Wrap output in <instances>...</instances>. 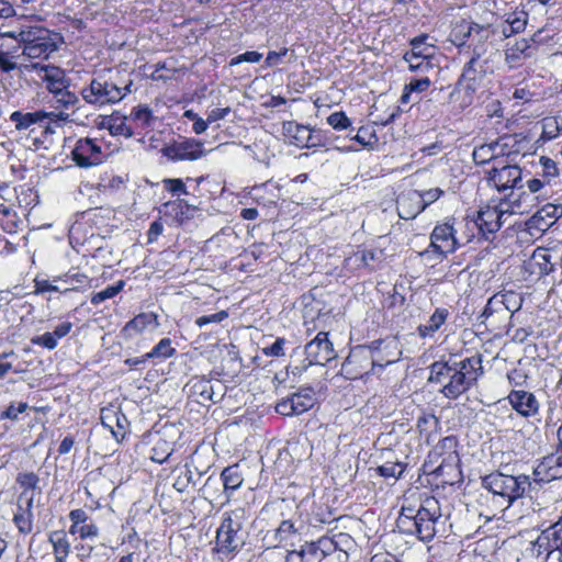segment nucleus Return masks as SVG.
<instances>
[{
	"label": "nucleus",
	"mask_w": 562,
	"mask_h": 562,
	"mask_svg": "<svg viewBox=\"0 0 562 562\" xmlns=\"http://www.w3.org/2000/svg\"><path fill=\"white\" fill-rule=\"evenodd\" d=\"M29 408L27 403L25 402H19V403H11L1 414L0 419H10L13 422L19 420V415L24 413Z\"/></svg>",
	"instance_id": "50"
},
{
	"label": "nucleus",
	"mask_w": 562,
	"mask_h": 562,
	"mask_svg": "<svg viewBox=\"0 0 562 562\" xmlns=\"http://www.w3.org/2000/svg\"><path fill=\"white\" fill-rule=\"evenodd\" d=\"M54 98L56 99V103L66 109L75 106L79 102L78 97L74 92L69 91L68 88H64L58 90V92H55Z\"/></svg>",
	"instance_id": "51"
},
{
	"label": "nucleus",
	"mask_w": 562,
	"mask_h": 562,
	"mask_svg": "<svg viewBox=\"0 0 562 562\" xmlns=\"http://www.w3.org/2000/svg\"><path fill=\"white\" fill-rule=\"evenodd\" d=\"M160 151L162 156L172 161H193L205 155L203 143L194 138H183L178 142L175 140L171 144L165 145Z\"/></svg>",
	"instance_id": "11"
},
{
	"label": "nucleus",
	"mask_w": 562,
	"mask_h": 562,
	"mask_svg": "<svg viewBox=\"0 0 562 562\" xmlns=\"http://www.w3.org/2000/svg\"><path fill=\"white\" fill-rule=\"evenodd\" d=\"M33 503L34 494L25 502V506L18 504L16 513L13 516V522L19 532L29 535L33 530Z\"/></svg>",
	"instance_id": "29"
},
{
	"label": "nucleus",
	"mask_w": 562,
	"mask_h": 562,
	"mask_svg": "<svg viewBox=\"0 0 562 562\" xmlns=\"http://www.w3.org/2000/svg\"><path fill=\"white\" fill-rule=\"evenodd\" d=\"M483 372L481 355L462 360H440L430 364L428 382L440 384L439 392L443 397L457 400L476 384Z\"/></svg>",
	"instance_id": "1"
},
{
	"label": "nucleus",
	"mask_w": 562,
	"mask_h": 562,
	"mask_svg": "<svg viewBox=\"0 0 562 562\" xmlns=\"http://www.w3.org/2000/svg\"><path fill=\"white\" fill-rule=\"evenodd\" d=\"M416 427L420 436L425 437L426 442L429 443L432 435L437 434L440 429L441 424L434 414L424 412L418 416Z\"/></svg>",
	"instance_id": "34"
},
{
	"label": "nucleus",
	"mask_w": 562,
	"mask_h": 562,
	"mask_svg": "<svg viewBox=\"0 0 562 562\" xmlns=\"http://www.w3.org/2000/svg\"><path fill=\"white\" fill-rule=\"evenodd\" d=\"M131 117L140 122L143 126H149L153 121V112L147 105H138L132 110Z\"/></svg>",
	"instance_id": "53"
},
{
	"label": "nucleus",
	"mask_w": 562,
	"mask_h": 562,
	"mask_svg": "<svg viewBox=\"0 0 562 562\" xmlns=\"http://www.w3.org/2000/svg\"><path fill=\"white\" fill-rule=\"evenodd\" d=\"M460 225L468 229L477 228L479 233L487 238V234H494L499 229V213L496 212L494 206L487 205L477 212L474 221H467L463 224L460 223Z\"/></svg>",
	"instance_id": "15"
},
{
	"label": "nucleus",
	"mask_w": 562,
	"mask_h": 562,
	"mask_svg": "<svg viewBox=\"0 0 562 562\" xmlns=\"http://www.w3.org/2000/svg\"><path fill=\"white\" fill-rule=\"evenodd\" d=\"M498 146V143H490V144H483L476 148H474L472 157L473 161L476 165H484L490 162L496 157L495 149Z\"/></svg>",
	"instance_id": "40"
},
{
	"label": "nucleus",
	"mask_w": 562,
	"mask_h": 562,
	"mask_svg": "<svg viewBox=\"0 0 562 562\" xmlns=\"http://www.w3.org/2000/svg\"><path fill=\"white\" fill-rule=\"evenodd\" d=\"M540 165L542 167V177L546 179L549 184L551 179L557 178L559 176V169L557 167V162L546 156L540 157Z\"/></svg>",
	"instance_id": "52"
},
{
	"label": "nucleus",
	"mask_w": 562,
	"mask_h": 562,
	"mask_svg": "<svg viewBox=\"0 0 562 562\" xmlns=\"http://www.w3.org/2000/svg\"><path fill=\"white\" fill-rule=\"evenodd\" d=\"M384 342L385 341L383 339H376L371 341L369 345H358L351 349L347 361L349 363H355L363 359L368 361V364L372 370L375 366L383 368L384 364L381 363L382 359L380 358L379 352Z\"/></svg>",
	"instance_id": "18"
},
{
	"label": "nucleus",
	"mask_w": 562,
	"mask_h": 562,
	"mask_svg": "<svg viewBox=\"0 0 562 562\" xmlns=\"http://www.w3.org/2000/svg\"><path fill=\"white\" fill-rule=\"evenodd\" d=\"M0 225L4 232L12 234L16 232V214L8 207L0 209Z\"/></svg>",
	"instance_id": "48"
},
{
	"label": "nucleus",
	"mask_w": 562,
	"mask_h": 562,
	"mask_svg": "<svg viewBox=\"0 0 562 562\" xmlns=\"http://www.w3.org/2000/svg\"><path fill=\"white\" fill-rule=\"evenodd\" d=\"M162 184L173 195L188 194L187 187L181 179H164Z\"/></svg>",
	"instance_id": "60"
},
{
	"label": "nucleus",
	"mask_w": 562,
	"mask_h": 562,
	"mask_svg": "<svg viewBox=\"0 0 562 562\" xmlns=\"http://www.w3.org/2000/svg\"><path fill=\"white\" fill-rule=\"evenodd\" d=\"M316 403V393L312 386H301L296 392L283 397L276 405L280 415L299 416L311 409Z\"/></svg>",
	"instance_id": "9"
},
{
	"label": "nucleus",
	"mask_w": 562,
	"mask_h": 562,
	"mask_svg": "<svg viewBox=\"0 0 562 562\" xmlns=\"http://www.w3.org/2000/svg\"><path fill=\"white\" fill-rule=\"evenodd\" d=\"M415 53H405L403 59L408 64V69L417 75L428 76L429 72L435 71L437 66L434 63L431 53L414 57Z\"/></svg>",
	"instance_id": "31"
},
{
	"label": "nucleus",
	"mask_w": 562,
	"mask_h": 562,
	"mask_svg": "<svg viewBox=\"0 0 562 562\" xmlns=\"http://www.w3.org/2000/svg\"><path fill=\"white\" fill-rule=\"evenodd\" d=\"M57 48L56 42L53 40L52 34L48 33L47 36H43L41 40L22 47V55L32 59L47 58L49 54L57 50Z\"/></svg>",
	"instance_id": "26"
},
{
	"label": "nucleus",
	"mask_w": 562,
	"mask_h": 562,
	"mask_svg": "<svg viewBox=\"0 0 562 562\" xmlns=\"http://www.w3.org/2000/svg\"><path fill=\"white\" fill-rule=\"evenodd\" d=\"M100 420L117 440L124 437L128 422L117 407L112 405L103 407L100 412Z\"/></svg>",
	"instance_id": "19"
},
{
	"label": "nucleus",
	"mask_w": 562,
	"mask_h": 562,
	"mask_svg": "<svg viewBox=\"0 0 562 562\" xmlns=\"http://www.w3.org/2000/svg\"><path fill=\"white\" fill-rule=\"evenodd\" d=\"M382 257L383 250L381 249H363L355 254V260H360L364 266H369L373 261H380Z\"/></svg>",
	"instance_id": "54"
},
{
	"label": "nucleus",
	"mask_w": 562,
	"mask_h": 562,
	"mask_svg": "<svg viewBox=\"0 0 562 562\" xmlns=\"http://www.w3.org/2000/svg\"><path fill=\"white\" fill-rule=\"evenodd\" d=\"M535 484L541 482H551L562 479V450L558 448L554 453H551L542 459L533 471Z\"/></svg>",
	"instance_id": "13"
},
{
	"label": "nucleus",
	"mask_w": 562,
	"mask_h": 562,
	"mask_svg": "<svg viewBox=\"0 0 562 562\" xmlns=\"http://www.w3.org/2000/svg\"><path fill=\"white\" fill-rule=\"evenodd\" d=\"M299 533V529L290 519L282 520L279 527L274 530V538L278 543L289 541L293 536Z\"/></svg>",
	"instance_id": "42"
},
{
	"label": "nucleus",
	"mask_w": 562,
	"mask_h": 562,
	"mask_svg": "<svg viewBox=\"0 0 562 562\" xmlns=\"http://www.w3.org/2000/svg\"><path fill=\"white\" fill-rule=\"evenodd\" d=\"M346 533H339L335 537H321L317 541L308 542L319 562L327 555L334 553L339 547V539H346Z\"/></svg>",
	"instance_id": "32"
},
{
	"label": "nucleus",
	"mask_w": 562,
	"mask_h": 562,
	"mask_svg": "<svg viewBox=\"0 0 562 562\" xmlns=\"http://www.w3.org/2000/svg\"><path fill=\"white\" fill-rule=\"evenodd\" d=\"M286 340L284 338H277L270 346L262 347V353L267 357H281L284 355L283 347Z\"/></svg>",
	"instance_id": "62"
},
{
	"label": "nucleus",
	"mask_w": 562,
	"mask_h": 562,
	"mask_svg": "<svg viewBox=\"0 0 562 562\" xmlns=\"http://www.w3.org/2000/svg\"><path fill=\"white\" fill-rule=\"evenodd\" d=\"M458 439L456 436H447L442 438L435 447L437 454H456L457 456Z\"/></svg>",
	"instance_id": "49"
},
{
	"label": "nucleus",
	"mask_w": 562,
	"mask_h": 562,
	"mask_svg": "<svg viewBox=\"0 0 562 562\" xmlns=\"http://www.w3.org/2000/svg\"><path fill=\"white\" fill-rule=\"evenodd\" d=\"M487 182L493 186L498 192L509 191L517 198L521 192L516 193L524 189L522 170L516 165H506L501 168L493 167L487 173Z\"/></svg>",
	"instance_id": "8"
},
{
	"label": "nucleus",
	"mask_w": 562,
	"mask_h": 562,
	"mask_svg": "<svg viewBox=\"0 0 562 562\" xmlns=\"http://www.w3.org/2000/svg\"><path fill=\"white\" fill-rule=\"evenodd\" d=\"M172 453V449L166 440H159L153 448L151 460L157 463H164L169 459Z\"/></svg>",
	"instance_id": "47"
},
{
	"label": "nucleus",
	"mask_w": 562,
	"mask_h": 562,
	"mask_svg": "<svg viewBox=\"0 0 562 562\" xmlns=\"http://www.w3.org/2000/svg\"><path fill=\"white\" fill-rule=\"evenodd\" d=\"M228 317V313L226 311H220L217 313L211 315H203L195 319L196 326L200 328L209 325V324H220Z\"/></svg>",
	"instance_id": "57"
},
{
	"label": "nucleus",
	"mask_w": 562,
	"mask_h": 562,
	"mask_svg": "<svg viewBox=\"0 0 562 562\" xmlns=\"http://www.w3.org/2000/svg\"><path fill=\"white\" fill-rule=\"evenodd\" d=\"M533 47L528 40L521 38L505 49V61L509 68H517L532 56Z\"/></svg>",
	"instance_id": "25"
},
{
	"label": "nucleus",
	"mask_w": 562,
	"mask_h": 562,
	"mask_svg": "<svg viewBox=\"0 0 562 562\" xmlns=\"http://www.w3.org/2000/svg\"><path fill=\"white\" fill-rule=\"evenodd\" d=\"M262 58V54L256 52V50H248L240 55H237L233 57L229 60V66H236L241 63H258Z\"/></svg>",
	"instance_id": "61"
},
{
	"label": "nucleus",
	"mask_w": 562,
	"mask_h": 562,
	"mask_svg": "<svg viewBox=\"0 0 562 562\" xmlns=\"http://www.w3.org/2000/svg\"><path fill=\"white\" fill-rule=\"evenodd\" d=\"M458 228H454L450 223H443L435 226L431 236L429 248L422 252V256H430L436 254L439 257L452 254L457 248L470 243L472 236L460 237L457 236Z\"/></svg>",
	"instance_id": "6"
},
{
	"label": "nucleus",
	"mask_w": 562,
	"mask_h": 562,
	"mask_svg": "<svg viewBox=\"0 0 562 562\" xmlns=\"http://www.w3.org/2000/svg\"><path fill=\"white\" fill-rule=\"evenodd\" d=\"M562 216V205L548 203L538 210L529 220V228L544 232Z\"/></svg>",
	"instance_id": "23"
},
{
	"label": "nucleus",
	"mask_w": 562,
	"mask_h": 562,
	"mask_svg": "<svg viewBox=\"0 0 562 562\" xmlns=\"http://www.w3.org/2000/svg\"><path fill=\"white\" fill-rule=\"evenodd\" d=\"M49 542L53 546V553L55 558L63 557L67 558L70 553V543L67 539V535L64 530H55L50 532L48 537Z\"/></svg>",
	"instance_id": "37"
},
{
	"label": "nucleus",
	"mask_w": 562,
	"mask_h": 562,
	"mask_svg": "<svg viewBox=\"0 0 562 562\" xmlns=\"http://www.w3.org/2000/svg\"><path fill=\"white\" fill-rule=\"evenodd\" d=\"M282 134L290 145L299 148L308 147V136H311V128L308 126L295 121H286L282 124Z\"/></svg>",
	"instance_id": "24"
},
{
	"label": "nucleus",
	"mask_w": 562,
	"mask_h": 562,
	"mask_svg": "<svg viewBox=\"0 0 562 562\" xmlns=\"http://www.w3.org/2000/svg\"><path fill=\"white\" fill-rule=\"evenodd\" d=\"M427 38H428V35H426V34L414 37L409 43L411 50H408L407 53H415L414 57H418V56L430 53L431 47L425 45V42Z\"/></svg>",
	"instance_id": "56"
},
{
	"label": "nucleus",
	"mask_w": 562,
	"mask_h": 562,
	"mask_svg": "<svg viewBox=\"0 0 562 562\" xmlns=\"http://www.w3.org/2000/svg\"><path fill=\"white\" fill-rule=\"evenodd\" d=\"M441 517L438 499L426 497L416 509L403 507L396 519V526L402 533L417 537L423 542H429L436 535V522Z\"/></svg>",
	"instance_id": "2"
},
{
	"label": "nucleus",
	"mask_w": 562,
	"mask_h": 562,
	"mask_svg": "<svg viewBox=\"0 0 562 562\" xmlns=\"http://www.w3.org/2000/svg\"><path fill=\"white\" fill-rule=\"evenodd\" d=\"M158 315L154 312L139 313L131 321H128L122 328V334L125 338H132L137 334L145 330H155L159 327Z\"/></svg>",
	"instance_id": "20"
},
{
	"label": "nucleus",
	"mask_w": 562,
	"mask_h": 562,
	"mask_svg": "<svg viewBox=\"0 0 562 562\" xmlns=\"http://www.w3.org/2000/svg\"><path fill=\"white\" fill-rule=\"evenodd\" d=\"M42 70L45 71L43 80L46 82V88L50 93L58 92V90L68 88V80L66 79L64 70L55 66H43Z\"/></svg>",
	"instance_id": "33"
},
{
	"label": "nucleus",
	"mask_w": 562,
	"mask_h": 562,
	"mask_svg": "<svg viewBox=\"0 0 562 562\" xmlns=\"http://www.w3.org/2000/svg\"><path fill=\"white\" fill-rule=\"evenodd\" d=\"M32 344L53 350L57 347L58 341L54 337L53 333L47 331L41 336L32 338Z\"/></svg>",
	"instance_id": "63"
},
{
	"label": "nucleus",
	"mask_w": 562,
	"mask_h": 562,
	"mask_svg": "<svg viewBox=\"0 0 562 562\" xmlns=\"http://www.w3.org/2000/svg\"><path fill=\"white\" fill-rule=\"evenodd\" d=\"M221 477L223 481L225 492L236 491L237 488L240 487V485L243 484V481H244L238 464H233V465L226 467L222 471Z\"/></svg>",
	"instance_id": "35"
},
{
	"label": "nucleus",
	"mask_w": 562,
	"mask_h": 562,
	"mask_svg": "<svg viewBox=\"0 0 562 562\" xmlns=\"http://www.w3.org/2000/svg\"><path fill=\"white\" fill-rule=\"evenodd\" d=\"M244 524L245 512L243 509L226 514L216 531L217 552L231 554L241 550L247 538Z\"/></svg>",
	"instance_id": "5"
},
{
	"label": "nucleus",
	"mask_w": 562,
	"mask_h": 562,
	"mask_svg": "<svg viewBox=\"0 0 562 562\" xmlns=\"http://www.w3.org/2000/svg\"><path fill=\"white\" fill-rule=\"evenodd\" d=\"M305 361L307 366H325L336 357L333 344L328 339V334L319 331L314 339L305 345Z\"/></svg>",
	"instance_id": "12"
},
{
	"label": "nucleus",
	"mask_w": 562,
	"mask_h": 562,
	"mask_svg": "<svg viewBox=\"0 0 562 562\" xmlns=\"http://www.w3.org/2000/svg\"><path fill=\"white\" fill-rule=\"evenodd\" d=\"M71 156L77 166L88 168L101 162V147L91 138H80Z\"/></svg>",
	"instance_id": "14"
},
{
	"label": "nucleus",
	"mask_w": 562,
	"mask_h": 562,
	"mask_svg": "<svg viewBox=\"0 0 562 562\" xmlns=\"http://www.w3.org/2000/svg\"><path fill=\"white\" fill-rule=\"evenodd\" d=\"M190 383L191 393L199 396L200 401H213L214 390L209 379L195 376Z\"/></svg>",
	"instance_id": "36"
},
{
	"label": "nucleus",
	"mask_w": 562,
	"mask_h": 562,
	"mask_svg": "<svg viewBox=\"0 0 562 562\" xmlns=\"http://www.w3.org/2000/svg\"><path fill=\"white\" fill-rule=\"evenodd\" d=\"M68 114L64 112H45V111H35V112H26L23 113L21 111H14L10 115V120L15 124V128L19 131L26 130L31 125L36 123H42L44 120L49 121H66L68 119Z\"/></svg>",
	"instance_id": "16"
},
{
	"label": "nucleus",
	"mask_w": 562,
	"mask_h": 562,
	"mask_svg": "<svg viewBox=\"0 0 562 562\" xmlns=\"http://www.w3.org/2000/svg\"><path fill=\"white\" fill-rule=\"evenodd\" d=\"M175 353L176 349L171 346V339L162 338L149 352L145 353V358L165 360Z\"/></svg>",
	"instance_id": "39"
},
{
	"label": "nucleus",
	"mask_w": 562,
	"mask_h": 562,
	"mask_svg": "<svg viewBox=\"0 0 562 562\" xmlns=\"http://www.w3.org/2000/svg\"><path fill=\"white\" fill-rule=\"evenodd\" d=\"M529 550L532 557L537 559L541 558L543 561H547L554 551H559V558H562V544L549 539V537L547 538L543 533H540L538 538L530 543Z\"/></svg>",
	"instance_id": "27"
},
{
	"label": "nucleus",
	"mask_w": 562,
	"mask_h": 562,
	"mask_svg": "<svg viewBox=\"0 0 562 562\" xmlns=\"http://www.w3.org/2000/svg\"><path fill=\"white\" fill-rule=\"evenodd\" d=\"M419 78H413L408 83L405 85V87L408 89V91L413 92H424L430 87V79L428 76L419 75Z\"/></svg>",
	"instance_id": "58"
},
{
	"label": "nucleus",
	"mask_w": 562,
	"mask_h": 562,
	"mask_svg": "<svg viewBox=\"0 0 562 562\" xmlns=\"http://www.w3.org/2000/svg\"><path fill=\"white\" fill-rule=\"evenodd\" d=\"M443 191L439 188H432L426 191H419V195L422 199L423 209L425 210L428 205L437 201Z\"/></svg>",
	"instance_id": "64"
},
{
	"label": "nucleus",
	"mask_w": 562,
	"mask_h": 562,
	"mask_svg": "<svg viewBox=\"0 0 562 562\" xmlns=\"http://www.w3.org/2000/svg\"><path fill=\"white\" fill-rule=\"evenodd\" d=\"M327 123L335 130L341 131L350 126L351 122L345 112H334L327 117Z\"/></svg>",
	"instance_id": "55"
},
{
	"label": "nucleus",
	"mask_w": 562,
	"mask_h": 562,
	"mask_svg": "<svg viewBox=\"0 0 562 562\" xmlns=\"http://www.w3.org/2000/svg\"><path fill=\"white\" fill-rule=\"evenodd\" d=\"M528 196L525 191H521V193L514 198V193H506L498 202L497 205L494 207L496 209V212L499 213V228L502 227L504 223V217L507 215H512L514 213H520L522 212L520 210L521 199Z\"/></svg>",
	"instance_id": "30"
},
{
	"label": "nucleus",
	"mask_w": 562,
	"mask_h": 562,
	"mask_svg": "<svg viewBox=\"0 0 562 562\" xmlns=\"http://www.w3.org/2000/svg\"><path fill=\"white\" fill-rule=\"evenodd\" d=\"M379 292L382 294L381 304L383 308L393 314L404 310L413 299L414 292L406 283H378Z\"/></svg>",
	"instance_id": "10"
},
{
	"label": "nucleus",
	"mask_w": 562,
	"mask_h": 562,
	"mask_svg": "<svg viewBox=\"0 0 562 562\" xmlns=\"http://www.w3.org/2000/svg\"><path fill=\"white\" fill-rule=\"evenodd\" d=\"M50 33L48 30L40 26L27 27L19 32V44L24 47L27 44L41 40L43 36H47Z\"/></svg>",
	"instance_id": "41"
},
{
	"label": "nucleus",
	"mask_w": 562,
	"mask_h": 562,
	"mask_svg": "<svg viewBox=\"0 0 562 562\" xmlns=\"http://www.w3.org/2000/svg\"><path fill=\"white\" fill-rule=\"evenodd\" d=\"M527 21L525 18L514 16L507 19L506 23L503 24L501 33L504 37H510L514 34L520 33L525 30Z\"/></svg>",
	"instance_id": "46"
},
{
	"label": "nucleus",
	"mask_w": 562,
	"mask_h": 562,
	"mask_svg": "<svg viewBox=\"0 0 562 562\" xmlns=\"http://www.w3.org/2000/svg\"><path fill=\"white\" fill-rule=\"evenodd\" d=\"M507 400L512 407L522 417H533L539 413L540 404L536 395L524 390H513Z\"/></svg>",
	"instance_id": "17"
},
{
	"label": "nucleus",
	"mask_w": 562,
	"mask_h": 562,
	"mask_svg": "<svg viewBox=\"0 0 562 562\" xmlns=\"http://www.w3.org/2000/svg\"><path fill=\"white\" fill-rule=\"evenodd\" d=\"M484 52L483 45L474 46L470 60L464 65L456 88L450 93V102L457 104L460 111L472 104L474 94L487 72V60H482Z\"/></svg>",
	"instance_id": "3"
},
{
	"label": "nucleus",
	"mask_w": 562,
	"mask_h": 562,
	"mask_svg": "<svg viewBox=\"0 0 562 562\" xmlns=\"http://www.w3.org/2000/svg\"><path fill=\"white\" fill-rule=\"evenodd\" d=\"M16 483L20 485L21 488H23V492L20 496V498L26 494L29 490H36L38 488L40 484V477L34 472H20L16 475L15 479Z\"/></svg>",
	"instance_id": "44"
},
{
	"label": "nucleus",
	"mask_w": 562,
	"mask_h": 562,
	"mask_svg": "<svg viewBox=\"0 0 562 562\" xmlns=\"http://www.w3.org/2000/svg\"><path fill=\"white\" fill-rule=\"evenodd\" d=\"M419 191L411 190L402 193L396 200L398 216L403 220H413L424 211Z\"/></svg>",
	"instance_id": "22"
},
{
	"label": "nucleus",
	"mask_w": 562,
	"mask_h": 562,
	"mask_svg": "<svg viewBox=\"0 0 562 562\" xmlns=\"http://www.w3.org/2000/svg\"><path fill=\"white\" fill-rule=\"evenodd\" d=\"M405 465L402 462H385L376 468L380 476L397 480L402 476Z\"/></svg>",
	"instance_id": "43"
},
{
	"label": "nucleus",
	"mask_w": 562,
	"mask_h": 562,
	"mask_svg": "<svg viewBox=\"0 0 562 562\" xmlns=\"http://www.w3.org/2000/svg\"><path fill=\"white\" fill-rule=\"evenodd\" d=\"M109 131L112 135H122L125 137H132L134 134L132 128L121 119H112L109 125Z\"/></svg>",
	"instance_id": "59"
},
{
	"label": "nucleus",
	"mask_w": 562,
	"mask_h": 562,
	"mask_svg": "<svg viewBox=\"0 0 562 562\" xmlns=\"http://www.w3.org/2000/svg\"><path fill=\"white\" fill-rule=\"evenodd\" d=\"M553 267L549 251L540 248L536 249L531 258L525 263V269L529 272V277L536 281L553 271Z\"/></svg>",
	"instance_id": "21"
},
{
	"label": "nucleus",
	"mask_w": 562,
	"mask_h": 562,
	"mask_svg": "<svg viewBox=\"0 0 562 562\" xmlns=\"http://www.w3.org/2000/svg\"><path fill=\"white\" fill-rule=\"evenodd\" d=\"M450 313L445 307H437L430 315L427 323L420 324L417 327V333L420 338H434L436 333L446 323Z\"/></svg>",
	"instance_id": "28"
},
{
	"label": "nucleus",
	"mask_w": 562,
	"mask_h": 562,
	"mask_svg": "<svg viewBox=\"0 0 562 562\" xmlns=\"http://www.w3.org/2000/svg\"><path fill=\"white\" fill-rule=\"evenodd\" d=\"M482 486L495 496L504 499L507 506L522 497L532 483L528 475H509L501 471L492 472L482 477Z\"/></svg>",
	"instance_id": "4"
},
{
	"label": "nucleus",
	"mask_w": 562,
	"mask_h": 562,
	"mask_svg": "<svg viewBox=\"0 0 562 562\" xmlns=\"http://www.w3.org/2000/svg\"><path fill=\"white\" fill-rule=\"evenodd\" d=\"M124 284L125 283H116V285H110L104 290L93 293L90 299L91 304L98 306L105 300L114 297L123 290Z\"/></svg>",
	"instance_id": "45"
},
{
	"label": "nucleus",
	"mask_w": 562,
	"mask_h": 562,
	"mask_svg": "<svg viewBox=\"0 0 562 562\" xmlns=\"http://www.w3.org/2000/svg\"><path fill=\"white\" fill-rule=\"evenodd\" d=\"M308 542H305L300 549L291 550L285 557V562H319Z\"/></svg>",
	"instance_id": "38"
},
{
	"label": "nucleus",
	"mask_w": 562,
	"mask_h": 562,
	"mask_svg": "<svg viewBox=\"0 0 562 562\" xmlns=\"http://www.w3.org/2000/svg\"><path fill=\"white\" fill-rule=\"evenodd\" d=\"M131 86L132 81L124 88H121L108 80L93 79L88 87L81 90V97L86 102L100 106L116 103L131 91Z\"/></svg>",
	"instance_id": "7"
}]
</instances>
